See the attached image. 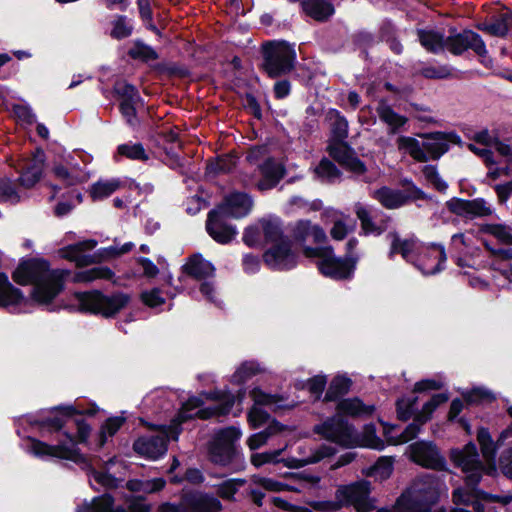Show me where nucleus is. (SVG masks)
<instances>
[{
	"mask_svg": "<svg viewBox=\"0 0 512 512\" xmlns=\"http://www.w3.org/2000/svg\"><path fill=\"white\" fill-rule=\"evenodd\" d=\"M477 438L486 464L480 461L477 448L473 443H468L462 449L451 451L453 463L465 474V487L457 488L453 492L455 507L451 512H483L482 500L491 497L488 493L477 489L476 485L483 473L490 474L496 471L494 464L496 446L485 428L479 429Z\"/></svg>",
	"mask_w": 512,
	"mask_h": 512,
	"instance_id": "1",
	"label": "nucleus"
},
{
	"mask_svg": "<svg viewBox=\"0 0 512 512\" xmlns=\"http://www.w3.org/2000/svg\"><path fill=\"white\" fill-rule=\"evenodd\" d=\"M203 395L206 399L214 401L215 404L200 408L203 401L199 397L189 398L183 403L180 412L172 420L171 425L162 426L156 435L139 437L133 444L134 451L142 457L155 460L165 454L168 439H177L180 433V424L193 417L208 419L213 416L227 415L235 403V397L227 391L216 390Z\"/></svg>",
	"mask_w": 512,
	"mask_h": 512,
	"instance_id": "2",
	"label": "nucleus"
},
{
	"mask_svg": "<svg viewBox=\"0 0 512 512\" xmlns=\"http://www.w3.org/2000/svg\"><path fill=\"white\" fill-rule=\"evenodd\" d=\"M36 423L41 429L48 432L59 431L67 428L63 432L68 442L60 441L57 445H49L37 439H30L29 451L40 458H58L73 461L76 464L83 465L84 468L90 464L87 458L79 452L77 443L85 442L90 433V427L76 415V410L71 407H59L51 411V415L37 420Z\"/></svg>",
	"mask_w": 512,
	"mask_h": 512,
	"instance_id": "3",
	"label": "nucleus"
},
{
	"mask_svg": "<svg viewBox=\"0 0 512 512\" xmlns=\"http://www.w3.org/2000/svg\"><path fill=\"white\" fill-rule=\"evenodd\" d=\"M68 274V270L50 269L45 260L31 259L18 266L13 278L22 285L32 284L33 299L39 304H48L62 291Z\"/></svg>",
	"mask_w": 512,
	"mask_h": 512,
	"instance_id": "4",
	"label": "nucleus"
},
{
	"mask_svg": "<svg viewBox=\"0 0 512 512\" xmlns=\"http://www.w3.org/2000/svg\"><path fill=\"white\" fill-rule=\"evenodd\" d=\"M390 242L388 256L390 259L395 254L414 265L424 275H432L440 272L446 261L445 249L442 245L421 243L415 237L402 238L396 232L387 234Z\"/></svg>",
	"mask_w": 512,
	"mask_h": 512,
	"instance_id": "5",
	"label": "nucleus"
},
{
	"mask_svg": "<svg viewBox=\"0 0 512 512\" xmlns=\"http://www.w3.org/2000/svg\"><path fill=\"white\" fill-rule=\"evenodd\" d=\"M443 486L433 474H424L397 499L396 508L400 512H429Z\"/></svg>",
	"mask_w": 512,
	"mask_h": 512,
	"instance_id": "6",
	"label": "nucleus"
},
{
	"mask_svg": "<svg viewBox=\"0 0 512 512\" xmlns=\"http://www.w3.org/2000/svg\"><path fill=\"white\" fill-rule=\"evenodd\" d=\"M304 254L310 258H318L317 266L320 272L333 279L349 278L355 269L357 256L335 257L331 247L304 249Z\"/></svg>",
	"mask_w": 512,
	"mask_h": 512,
	"instance_id": "7",
	"label": "nucleus"
},
{
	"mask_svg": "<svg viewBox=\"0 0 512 512\" xmlns=\"http://www.w3.org/2000/svg\"><path fill=\"white\" fill-rule=\"evenodd\" d=\"M79 308L83 312L113 317L129 302V297L123 293L106 296L99 291L79 292L75 294Z\"/></svg>",
	"mask_w": 512,
	"mask_h": 512,
	"instance_id": "8",
	"label": "nucleus"
},
{
	"mask_svg": "<svg viewBox=\"0 0 512 512\" xmlns=\"http://www.w3.org/2000/svg\"><path fill=\"white\" fill-rule=\"evenodd\" d=\"M265 72L272 78L290 72L294 67L296 52L285 41H273L263 45Z\"/></svg>",
	"mask_w": 512,
	"mask_h": 512,
	"instance_id": "9",
	"label": "nucleus"
},
{
	"mask_svg": "<svg viewBox=\"0 0 512 512\" xmlns=\"http://www.w3.org/2000/svg\"><path fill=\"white\" fill-rule=\"evenodd\" d=\"M336 508L352 505L358 512H369L374 508L370 498V482L361 480L350 485L339 486L335 492Z\"/></svg>",
	"mask_w": 512,
	"mask_h": 512,
	"instance_id": "10",
	"label": "nucleus"
},
{
	"mask_svg": "<svg viewBox=\"0 0 512 512\" xmlns=\"http://www.w3.org/2000/svg\"><path fill=\"white\" fill-rule=\"evenodd\" d=\"M241 431L228 427L217 432L209 445V457L215 464L229 465L236 457L235 442L239 440Z\"/></svg>",
	"mask_w": 512,
	"mask_h": 512,
	"instance_id": "11",
	"label": "nucleus"
},
{
	"mask_svg": "<svg viewBox=\"0 0 512 512\" xmlns=\"http://www.w3.org/2000/svg\"><path fill=\"white\" fill-rule=\"evenodd\" d=\"M315 433L344 447H354L358 442L357 433L340 415L327 419L314 427Z\"/></svg>",
	"mask_w": 512,
	"mask_h": 512,
	"instance_id": "12",
	"label": "nucleus"
},
{
	"mask_svg": "<svg viewBox=\"0 0 512 512\" xmlns=\"http://www.w3.org/2000/svg\"><path fill=\"white\" fill-rule=\"evenodd\" d=\"M373 197L387 209H397L412 199H425L426 195L411 184L406 192L382 187L373 192Z\"/></svg>",
	"mask_w": 512,
	"mask_h": 512,
	"instance_id": "13",
	"label": "nucleus"
},
{
	"mask_svg": "<svg viewBox=\"0 0 512 512\" xmlns=\"http://www.w3.org/2000/svg\"><path fill=\"white\" fill-rule=\"evenodd\" d=\"M446 207L451 213L470 219L490 216L494 212L492 206L483 198L472 200L452 198L446 202Z\"/></svg>",
	"mask_w": 512,
	"mask_h": 512,
	"instance_id": "14",
	"label": "nucleus"
},
{
	"mask_svg": "<svg viewBox=\"0 0 512 512\" xmlns=\"http://www.w3.org/2000/svg\"><path fill=\"white\" fill-rule=\"evenodd\" d=\"M114 500L109 494L95 497L91 502L84 501L76 508L75 512H149L150 506L142 500H134L130 503L129 509L122 507L114 508Z\"/></svg>",
	"mask_w": 512,
	"mask_h": 512,
	"instance_id": "15",
	"label": "nucleus"
},
{
	"mask_svg": "<svg viewBox=\"0 0 512 512\" xmlns=\"http://www.w3.org/2000/svg\"><path fill=\"white\" fill-rule=\"evenodd\" d=\"M445 49L455 55L462 54L467 49L473 50L479 56H484L487 53L482 38L470 30L446 37Z\"/></svg>",
	"mask_w": 512,
	"mask_h": 512,
	"instance_id": "16",
	"label": "nucleus"
},
{
	"mask_svg": "<svg viewBox=\"0 0 512 512\" xmlns=\"http://www.w3.org/2000/svg\"><path fill=\"white\" fill-rule=\"evenodd\" d=\"M252 208L251 196L245 192L235 191L227 194L215 210L225 217L239 219L246 217Z\"/></svg>",
	"mask_w": 512,
	"mask_h": 512,
	"instance_id": "17",
	"label": "nucleus"
},
{
	"mask_svg": "<svg viewBox=\"0 0 512 512\" xmlns=\"http://www.w3.org/2000/svg\"><path fill=\"white\" fill-rule=\"evenodd\" d=\"M265 264L274 270H288L296 266L297 256L290 240L270 246L263 255Z\"/></svg>",
	"mask_w": 512,
	"mask_h": 512,
	"instance_id": "18",
	"label": "nucleus"
},
{
	"mask_svg": "<svg viewBox=\"0 0 512 512\" xmlns=\"http://www.w3.org/2000/svg\"><path fill=\"white\" fill-rule=\"evenodd\" d=\"M262 178L254 181L252 178L244 179L245 186L255 185L258 190L266 191L274 188L285 175V168L273 158H267L258 166Z\"/></svg>",
	"mask_w": 512,
	"mask_h": 512,
	"instance_id": "19",
	"label": "nucleus"
},
{
	"mask_svg": "<svg viewBox=\"0 0 512 512\" xmlns=\"http://www.w3.org/2000/svg\"><path fill=\"white\" fill-rule=\"evenodd\" d=\"M410 458L417 464L436 470L445 468V460L431 442L419 441L409 446Z\"/></svg>",
	"mask_w": 512,
	"mask_h": 512,
	"instance_id": "20",
	"label": "nucleus"
},
{
	"mask_svg": "<svg viewBox=\"0 0 512 512\" xmlns=\"http://www.w3.org/2000/svg\"><path fill=\"white\" fill-rule=\"evenodd\" d=\"M52 173L66 186L77 185L90 178L89 173L81 169L71 155L67 156L63 162H54Z\"/></svg>",
	"mask_w": 512,
	"mask_h": 512,
	"instance_id": "21",
	"label": "nucleus"
},
{
	"mask_svg": "<svg viewBox=\"0 0 512 512\" xmlns=\"http://www.w3.org/2000/svg\"><path fill=\"white\" fill-rule=\"evenodd\" d=\"M336 450L329 445L311 447L309 445H299L297 448L298 457H291L285 460V466L288 468H301L306 465L317 463L326 457L335 454Z\"/></svg>",
	"mask_w": 512,
	"mask_h": 512,
	"instance_id": "22",
	"label": "nucleus"
},
{
	"mask_svg": "<svg viewBox=\"0 0 512 512\" xmlns=\"http://www.w3.org/2000/svg\"><path fill=\"white\" fill-rule=\"evenodd\" d=\"M250 396L254 401V406L248 413V421L253 428H258L268 420V413L259 406H275L281 407L279 404L280 399L276 395L267 394L259 388H253Z\"/></svg>",
	"mask_w": 512,
	"mask_h": 512,
	"instance_id": "23",
	"label": "nucleus"
},
{
	"mask_svg": "<svg viewBox=\"0 0 512 512\" xmlns=\"http://www.w3.org/2000/svg\"><path fill=\"white\" fill-rule=\"evenodd\" d=\"M291 478L299 483L296 485H292L286 482L277 481L272 478L254 476L252 481L255 485L263 488L266 491L270 492H280L284 490L301 492L304 488V482L309 483H318L319 478L317 476L304 475V474H291Z\"/></svg>",
	"mask_w": 512,
	"mask_h": 512,
	"instance_id": "24",
	"label": "nucleus"
},
{
	"mask_svg": "<svg viewBox=\"0 0 512 512\" xmlns=\"http://www.w3.org/2000/svg\"><path fill=\"white\" fill-rule=\"evenodd\" d=\"M425 138L423 147L428 159H438L449 150V144H460L461 139L455 133L434 132L422 135Z\"/></svg>",
	"mask_w": 512,
	"mask_h": 512,
	"instance_id": "25",
	"label": "nucleus"
},
{
	"mask_svg": "<svg viewBox=\"0 0 512 512\" xmlns=\"http://www.w3.org/2000/svg\"><path fill=\"white\" fill-rule=\"evenodd\" d=\"M219 211L212 210L208 214L206 229L209 235L218 243L226 244L236 235V228L224 221Z\"/></svg>",
	"mask_w": 512,
	"mask_h": 512,
	"instance_id": "26",
	"label": "nucleus"
},
{
	"mask_svg": "<svg viewBox=\"0 0 512 512\" xmlns=\"http://www.w3.org/2000/svg\"><path fill=\"white\" fill-rule=\"evenodd\" d=\"M330 155L340 165L355 174L365 172L364 164L355 156L354 152L342 141H334L329 146Z\"/></svg>",
	"mask_w": 512,
	"mask_h": 512,
	"instance_id": "27",
	"label": "nucleus"
},
{
	"mask_svg": "<svg viewBox=\"0 0 512 512\" xmlns=\"http://www.w3.org/2000/svg\"><path fill=\"white\" fill-rule=\"evenodd\" d=\"M97 245L95 240L89 239L69 245L59 250V255L67 260L73 261L77 266H86L94 262V258L85 254Z\"/></svg>",
	"mask_w": 512,
	"mask_h": 512,
	"instance_id": "28",
	"label": "nucleus"
},
{
	"mask_svg": "<svg viewBox=\"0 0 512 512\" xmlns=\"http://www.w3.org/2000/svg\"><path fill=\"white\" fill-rule=\"evenodd\" d=\"M45 164V153L37 150L19 177V183L26 189L33 187L41 178Z\"/></svg>",
	"mask_w": 512,
	"mask_h": 512,
	"instance_id": "29",
	"label": "nucleus"
},
{
	"mask_svg": "<svg viewBox=\"0 0 512 512\" xmlns=\"http://www.w3.org/2000/svg\"><path fill=\"white\" fill-rule=\"evenodd\" d=\"M292 236L295 241L305 243L313 241L321 243L326 239V233L318 225H314L309 220H299L292 227Z\"/></svg>",
	"mask_w": 512,
	"mask_h": 512,
	"instance_id": "30",
	"label": "nucleus"
},
{
	"mask_svg": "<svg viewBox=\"0 0 512 512\" xmlns=\"http://www.w3.org/2000/svg\"><path fill=\"white\" fill-rule=\"evenodd\" d=\"M24 297L19 289L12 286L8 277L0 273V307L10 308L19 305Z\"/></svg>",
	"mask_w": 512,
	"mask_h": 512,
	"instance_id": "31",
	"label": "nucleus"
},
{
	"mask_svg": "<svg viewBox=\"0 0 512 512\" xmlns=\"http://www.w3.org/2000/svg\"><path fill=\"white\" fill-rule=\"evenodd\" d=\"M339 414L351 417H367L374 412L373 405H366L358 398H348L340 401L337 405Z\"/></svg>",
	"mask_w": 512,
	"mask_h": 512,
	"instance_id": "32",
	"label": "nucleus"
},
{
	"mask_svg": "<svg viewBox=\"0 0 512 512\" xmlns=\"http://www.w3.org/2000/svg\"><path fill=\"white\" fill-rule=\"evenodd\" d=\"M376 111L380 120L389 126L391 133H396L397 130L404 126L408 121L407 117L396 113L383 100L379 102Z\"/></svg>",
	"mask_w": 512,
	"mask_h": 512,
	"instance_id": "33",
	"label": "nucleus"
},
{
	"mask_svg": "<svg viewBox=\"0 0 512 512\" xmlns=\"http://www.w3.org/2000/svg\"><path fill=\"white\" fill-rule=\"evenodd\" d=\"M184 270L189 276L198 280L212 276L214 273L212 264L199 255L192 256L184 265Z\"/></svg>",
	"mask_w": 512,
	"mask_h": 512,
	"instance_id": "34",
	"label": "nucleus"
},
{
	"mask_svg": "<svg viewBox=\"0 0 512 512\" xmlns=\"http://www.w3.org/2000/svg\"><path fill=\"white\" fill-rule=\"evenodd\" d=\"M418 39L421 45L429 52L439 53L445 50L444 35L434 30H418Z\"/></svg>",
	"mask_w": 512,
	"mask_h": 512,
	"instance_id": "35",
	"label": "nucleus"
},
{
	"mask_svg": "<svg viewBox=\"0 0 512 512\" xmlns=\"http://www.w3.org/2000/svg\"><path fill=\"white\" fill-rule=\"evenodd\" d=\"M265 242L271 246L288 241L283 235L281 223L278 219H264L260 222Z\"/></svg>",
	"mask_w": 512,
	"mask_h": 512,
	"instance_id": "36",
	"label": "nucleus"
},
{
	"mask_svg": "<svg viewBox=\"0 0 512 512\" xmlns=\"http://www.w3.org/2000/svg\"><path fill=\"white\" fill-rule=\"evenodd\" d=\"M303 9L310 17L317 21H323L334 13L332 4L325 0H305Z\"/></svg>",
	"mask_w": 512,
	"mask_h": 512,
	"instance_id": "37",
	"label": "nucleus"
},
{
	"mask_svg": "<svg viewBox=\"0 0 512 512\" xmlns=\"http://www.w3.org/2000/svg\"><path fill=\"white\" fill-rule=\"evenodd\" d=\"M114 463L115 459H110L108 462H106L103 467L105 471H96L93 468L90 469L92 477L89 478V481L94 489H99L98 487L94 486L95 484L105 489H113L118 486L119 480L108 473L110 466Z\"/></svg>",
	"mask_w": 512,
	"mask_h": 512,
	"instance_id": "38",
	"label": "nucleus"
},
{
	"mask_svg": "<svg viewBox=\"0 0 512 512\" xmlns=\"http://www.w3.org/2000/svg\"><path fill=\"white\" fill-rule=\"evenodd\" d=\"M397 147L399 150L408 153L416 161L425 162L428 160V155L423 147V143H420L413 137H399L397 139Z\"/></svg>",
	"mask_w": 512,
	"mask_h": 512,
	"instance_id": "39",
	"label": "nucleus"
},
{
	"mask_svg": "<svg viewBox=\"0 0 512 512\" xmlns=\"http://www.w3.org/2000/svg\"><path fill=\"white\" fill-rule=\"evenodd\" d=\"M189 504L193 512H219L222 509L217 498L201 493L192 495Z\"/></svg>",
	"mask_w": 512,
	"mask_h": 512,
	"instance_id": "40",
	"label": "nucleus"
},
{
	"mask_svg": "<svg viewBox=\"0 0 512 512\" xmlns=\"http://www.w3.org/2000/svg\"><path fill=\"white\" fill-rule=\"evenodd\" d=\"M284 429L285 427L282 424L273 421L265 430L251 435L247 440V445L251 450H257L264 446L269 438L281 433Z\"/></svg>",
	"mask_w": 512,
	"mask_h": 512,
	"instance_id": "41",
	"label": "nucleus"
},
{
	"mask_svg": "<svg viewBox=\"0 0 512 512\" xmlns=\"http://www.w3.org/2000/svg\"><path fill=\"white\" fill-rule=\"evenodd\" d=\"M114 276L111 269L104 266L94 267L88 270L77 272L73 281L76 283H89L97 279L110 280Z\"/></svg>",
	"mask_w": 512,
	"mask_h": 512,
	"instance_id": "42",
	"label": "nucleus"
},
{
	"mask_svg": "<svg viewBox=\"0 0 512 512\" xmlns=\"http://www.w3.org/2000/svg\"><path fill=\"white\" fill-rule=\"evenodd\" d=\"M479 232L489 234L496 238L500 243L512 245V230L503 224H480Z\"/></svg>",
	"mask_w": 512,
	"mask_h": 512,
	"instance_id": "43",
	"label": "nucleus"
},
{
	"mask_svg": "<svg viewBox=\"0 0 512 512\" xmlns=\"http://www.w3.org/2000/svg\"><path fill=\"white\" fill-rule=\"evenodd\" d=\"M121 186L117 179L99 180L94 183L90 188V196L93 200H102L109 197Z\"/></svg>",
	"mask_w": 512,
	"mask_h": 512,
	"instance_id": "44",
	"label": "nucleus"
},
{
	"mask_svg": "<svg viewBox=\"0 0 512 512\" xmlns=\"http://www.w3.org/2000/svg\"><path fill=\"white\" fill-rule=\"evenodd\" d=\"M286 448H287V445L281 449H277V450H273V451L254 453L251 455L250 461L257 468L261 467L265 464H278L281 462H283L285 464L286 459H282L281 455L286 450Z\"/></svg>",
	"mask_w": 512,
	"mask_h": 512,
	"instance_id": "45",
	"label": "nucleus"
},
{
	"mask_svg": "<svg viewBox=\"0 0 512 512\" xmlns=\"http://www.w3.org/2000/svg\"><path fill=\"white\" fill-rule=\"evenodd\" d=\"M358 442L354 446H363L376 450H382L385 447L384 442L376 436V430L373 425H367L362 435L357 434Z\"/></svg>",
	"mask_w": 512,
	"mask_h": 512,
	"instance_id": "46",
	"label": "nucleus"
},
{
	"mask_svg": "<svg viewBox=\"0 0 512 512\" xmlns=\"http://www.w3.org/2000/svg\"><path fill=\"white\" fill-rule=\"evenodd\" d=\"M331 120L334 141H342L348 136V122L337 110L328 113Z\"/></svg>",
	"mask_w": 512,
	"mask_h": 512,
	"instance_id": "47",
	"label": "nucleus"
},
{
	"mask_svg": "<svg viewBox=\"0 0 512 512\" xmlns=\"http://www.w3.org/2000/svg\"><path fill=\"white\" fill-rule=\"evenodd\" d=\"M351 385L350 379L344 376H336L330 383V386L326 392L325 400L333 401L339 396L348 392Z\"/></svg>",
	"mask_w": 512,
	"mask_h": 512,
	"instance_id": "48",
	"label": "nucleus"
},
{
	"mask_svg": "<svg viewBox=\"0 0 512 512\" xmlns=\"http://www.w3.org/2000/svg\"><path fill=\"white\" fill-rule=\"evenodd\" d=\"M393 470V460L390 457H381L367 471V475L379 480L387 479Z\"/></svg>",
	"mask_w": 512,
	"mask_h": 512,
	"instance_id": "49",
	"label": "nucleus"
},
{
	"mask_svg": "<svg viewBox=\"0 0 512 512\" xmlns=\"http://www.w3.org/2000/svg\"><path fill=\"white\" fill-rule=\"evenodd\" d=\"M448 397L445 394H435L432 398L424 404L422 410L416 414V420L420 424L427 422L434 410L442 403L446 402Z\"/></svg>",
	"mask_w": 512,
	"mask_h": 512,
	"instance_id": "50",
	"label": "nucleus"
},
{
	"mask_svg": "<svg viewBox=\"0 0 512 512\" xmlns=\"http://www.w3.org/2000/svg\"><path fill=\"white\" fill-rule=\"evenodd\" d=\"M355 212L365 234L379 235L382 233L383 229L373 223L369 211L364 206L360 204L356 205Z\"/></svg>",
	"mask_w": 512,
	"mask_h": 512,
	"instance_id": "51",
	"label": "nucleus"
},
{
	"mask_svg": "<svg viewBox=\"0 0 512 512\" xmlns=\"http://www.w3.org/2000/svg\"><path fill=\"white\" fill-rule=\"evenodd\" d=\"M0 201L11 204L21 201V195L10 179H0Z\"/></svg>",
	"mask_w": 512,
	"mask_h": 512,
	"instance_id": "52",
	"label": "nucleus"
},
{
	"mask_svg": "<svg viewBox=\"0 0 512 512\" xmlns=\"http://www.w3.org/2000/svg\"><path fill=\"white\" fill-rule=\"evenodd\" d=\"M315 174L322 181L332 182L340 176L339 170L328 159H323L315 168Z\"/></svg>",
	"mask_w": 512,
	"mask_h": 512,
	"instance_id": "53",
	"label": "nucleus"
},
{
	"mask_svg": "<svg viewBox=\"0 0 512 512\" xmlns=\"http://www.w3.org/2000/svg\"><path fill=\"white\" fill-rule=\"evenodd\" d=\"M118 153L122 156H125L131 160H148V155L141 144L138 143H128L122 144L118 146Z\"/></svg>",
	"mask_w": 512,
	"mask_h": 512,
	"instance_id": "54",
	"label": "nucleus"
},
{
	"mask_svg": "<svg viewBox=\"0 0 512 512\" xmlns=\"http://www.w3.org/2000/svg\"><path fill=\"white\" fill-rule=\"evenodd\" d=\"M512 27V16H503L500 19L486 24L483 26V30L494 36H505Z\"/></svg>",
	"mask_w": 512,
	"mask_h": 512,
	"instance_id": "55",
	"label": "nucleus"
},
{
	"mask_svg": "<svg viewBox=\"0 0 512 512\" xmlns=\"http://www.w3.org/2000/svg\"><path fill=\"white\" fill-rule=\"evenodd\" d=\"M114 90L120 97V102H140V95L137 89L124 81L117 82Z\"/></svg>",
	"mask_w": 512,
	"mask_h": 512,
	"instance_id": "56",
	"label": "nucleus"
},
{
	"mask_svg": "<svg viewBox=\"0 0 512 512\" xmlns=\"http://www.w3.org/2000/svg\"><path fill=\"white\" fill-rule=\"evenodd\" d=\"M245 484L244 479H228L217 486V494L225 500H231L234 494Z\"/></svg>",
	"mask_w": 512,
	"mask_h": 512,
	"instance_id": "57",
	"label": "nucleus"
},
{
	"mask_svg": "<svg viewBox=\"0 0 512 512\" xmlns=\"http://www.w3.org/2000/svg\"><path fill=\"white\" fill-rule=\"evenodd\" d=\"M258 372L259 367L256 363L245 362L233 374L232 382L242 384Z\"/></svg>",
	"mask_w": 512,
	"mask_h": 512,
	"instance_id": "58",
	"label": "nucleus"
},
{
	"mask_svg": "<svg viewBox=\"0 0 512 512\" xmlns=\"http://www.w3.org/2000/svg\"><path fill=\"white\" fill-rule=\"evenodd\" d=\"M422 173L424 178L438 191L444 192L448 185L447 183L440 177L435 166L425 165L422 169Z\"/></svg>",
	"mask_w": 512,
	"mask_h": 512,
	"instance_id": "59",
	"label": "nucleus"
},
{
	"mask_svg": "<svg viewBox=\"0 0 512 512\" xmlns=\"http://www.w3.org/2000/svg\"><path fill=\"white\" fill-rule=\"evenodd\" d=\"M124 422V418L122 417H112L109 418L101 428L100 432V446H103L108 437H112L122 426Z\"/></svg>",
	"mask_w": 512,
	"mask_h": 512,
	"instance_id": "60",
	"label": "nucleus"
},
{
	"mask_svg": "<svg viewBox=\"0 0 512 512\" xmlns=\"http://www.w3.org/2000/svg\"><path fill=\"white\" fill-rule=\"evenodd\" d=\"M235 165V157L230 155H224L218 157L215 161H211L207 165V169L213 173H226L229 172Z\"/></svg>",
	"mask_w": 512,
	"mask_h": 512,
	"instance_id": "61",
	"label": "nucleus"
},
{
	"mask_svg": "<svg viewBox=\"0 0 512 512\" xmlns=\"http://www.w3.org/2000/svg\"><path fill=\"white\" fill-rule=\"evenodd\" d=\"M133 30L132 25L129 23L125 16H119L113 22L111 36L115 39H123L131 35Z\"/></svg>",
	"mask_w": 512,
	"mask_h": 512,
	"instance_id": "62",
	"label": "nucleus"
},
{
	"mask_svg": "<svg viewBox=\"0 0 512 512\" xmlns=\"http://www.w3.org/2000/svg\"><path fill=\"white\" fill-rule=\"evenodd\" d=\"M467 147L471 152L479 156L488 167L496 164L493 149L486 146H481L475 142L469 143Z\"/></svg>",
	"mask_w": 512,
	"mask_h": 512,
	"instance_id": "63",
	"label": "nucleus"
},
{
	"mask_svg": "<svg viewBox=\"0 0 512 512\" xmlns=\"http://www.w3.org/2000/svg\"><path fill=\"white\" fill-rule=\"evenodd\" d=\"M417 398H402L397 402V414L400 420H408L414 413V405Z\"/></svg>",
	"mask_w": 512,
	"mask_h": 512,
	"instance_id": "64",
	"label": "nucleus"
}]
</instances>
